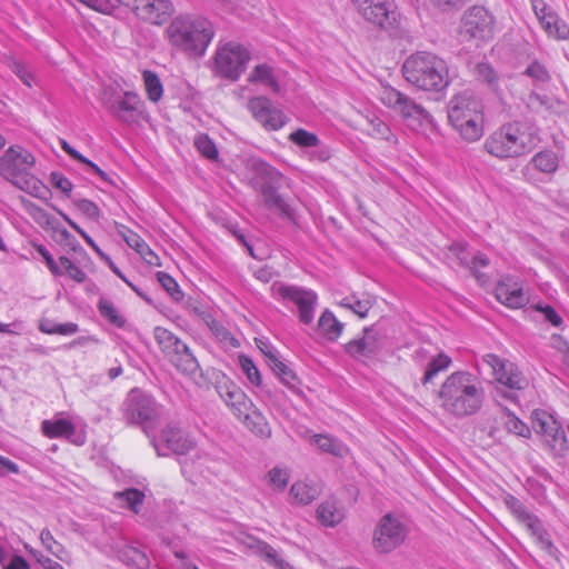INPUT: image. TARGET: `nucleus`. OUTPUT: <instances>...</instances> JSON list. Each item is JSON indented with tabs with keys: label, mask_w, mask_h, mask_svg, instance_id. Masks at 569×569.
<instances>
[{
	"label": "nucleus",
	"mask_w": 569,
	"mask_h": 569,
	"mask_svg": "<svg viewBox=\"0 0 569 569\" xmlns=\"http://www.w3.org/2000/svg\"><path fill=\"white\" fill-rule=\"evenodd\" d=\"M104 106L111 116L127 124L137 122L143 111V101L133 91L112 97L104 101Z\"/></svg>",
	"instance_id": "obj_16"
},
{
	"label": "nucleus",
	"mask_w": 569,
	"mask_h": 569,
	"mask_svg": "<svg viewBox=\"0 0 569 569\" xmlns=\"http://www.w3.org/2000/svg\"><path fill=\"white\" fill-rule=\"evenodd\" d=\"M523 74L531 78L536 83H546L550 80V74L547 68L538 61L531 62Z\"/></svg>",
	"instance_id": "obj_53"
},
{
	"label": "nucleus",
	"mask_w": 569,
	"mask_h": 569,
	"mask_svg": "<svg viewBox=\"0 0 569 569\" xmlns=\"http://www.w3.org/2000/svg\"><path fill=\"white\" fill-rule=\"evenodd\" d=\"M386 333L380 325L365 327L362 335L343 345V350L351 359L367 365L376 359L385 347Z\"/></svg>",
	"instance_id": "obj_8"
},
{
	"label": "nucleus",
	"mask_w": 569,
	"mask_h": 569,
	"mask_svg": "<svg viewBox=\"0 0 569 569\" xmlns=\"http://www.w3.org/2000/svg\"><path fill=\"white\" fill-rule=\"evenodd\" d=\"M358 11L367 22L382 30L397 28L400 20L396 2H359Z\"/></svg>",
	"instance_id": "obj_15"
},
{
	"label": "nucleus",
	"mask_w": 569,
	"mask_h": 569,
	"mask_svg": "<svg viewBox=\"0 0 569 569\" xmlns=\"http://www.w3.org/2000/svg\"><path fill=\"white\" fill-rule=\"evenodd\" d=\"M340 306L352 310L360 318L367 317L371 302L368 299L361 300L356 296L346 297L340 301Z\"/></svg>",
	"instance_id": "obj_50"
},
{
	"label": "nucleus",
	"mask_w": 569,
	"mask_h": 569,
	"mask_svg": "<svg viewBox=\"0 0 569 569\" xmlns=\"http://www.w3.org/2000/svg\"><path fill=\"white\" fill-rule=\"evenodd\" d=\"M76 208L91 220H98L100 217L99 207L89 199H78L73 201Z\"/></svg>",
	"instance_id": "obj_57"
},
{
	"label": "nucleus",
	"mask_w": 569,
	"mask_h": 569,
	"mask_svg": "<svg viewBox=\"0 0 569 569\" xmlns=\"http://www.w3.org/2000/svg\"><path fill=\"white\" fill-rule=\"evenodd\" d=\"M268 366L284 386L291 390L298 389L299 379L297 375L278 356H271Z\"/></svg>",
	"instance_id": "obj_31"
},
{
	"label": "nucleus",
	"mask_w": 569,
	"mask_h": 569,
	"mask_svg": "<svg viewBox=\"0 0 569 569\" xmlns=\"http://www.w3.org/2000/svg\"><path fill=\"white\" fill-rule=\"evenodd\" d=\"M36 164L34 156L22 146H11L0 157V176L13 181L20 174H26Z\"/></svg>",
	"instance_id": "obj_14"
},
{
	"label": "nucleus",
	"mask_w": 569,
	"mask_h": 569,
	"mask_svg": "<svg viewBox=\"0 0 569 569\" xmlns=\"http://www.w3.org/2000/svg\"><path fill=\"white\" fill-rule=\"evenodd\" d=\"M214 33L210 20L189 14L174 18L167 29L170 44L194 57L204 56Z\"/></svg>",
	"instance_id": "obj_2"
},
{
	"label": "nucleus",
	"mask_w": 569,
	"mask_h": 569,
	"mask_svg": "<svg viewBox=\"0 0 569 569\" xmlns=\"http://www.w3.org/2000/svg\"><path fill=\"white\" fill-rule=\"evenodd\" d=\"M448 120L450 124L461 122L463 119L483 113L482 101L470 90L455 94L448 103Z\"/></svg>",
	"instance_id": "obj_18"
},
{
	"label": "nucleus",
	"mask_w": 569,
	"mask_h": 569,
	"mask_svg": "<svg viewBox=\"0 0 569 569\" xmlns=\"http://www.w3.org/2000/svg\"><path fill=\"white\" fill-rule=\"evenodd\" d=\"M157 279L161 287L169 293L174 301H181L183 292L180 290L178 282L167 272L158 271Z\"/></svg>",
	"instance_id": "obj_47"
},
{
	"label": "nucleus",
	"mask_w": 569,
	"mask_h": 569,
	"mask_svg": "<svg viewBox=\"0 0 569 569\" xmlns=\"http://www.w3.org/2000/svg\"><path fill=\"white\" fill-rule=\"evenodd\" d=\"M380 101L413 130L418 131L431 122L430 113L420 103L392 87L382 88Z\"/></svg>",
	"instance_id": "obj_7"
},
{
	"label": "nucleus",
	"mask_w": 569,
	"mask_h": 569,
	"mask_svg": "<svg viewBox=\"0 0 569 569\" xmlns=\"http://www.w3.org/2000/svg\"><path fill=\"white\" fill-rule=\"evenodd\" d=\"M132 9L143 21L157 26L169 21L174 12L172 2H141V6H134Z\"/></svg>",
	"instance_id": "obj_25"
},
{
	"label": "nucleus",
	"mask_w": 569,
	"mask_h": 569,
	"mask_svg": "<svg viewBox=\"0 0 569 569\" xmlns=\"http://www.w3.org/2000/svg\"><path fill=\"white\" fill-rule=\"evenodd\" d=\"M278 293L283 300L291 301L297 306L300 322L310 325L313 321L318 300L315 291L296 286H281Z\"/></svg>",
	"instance_id": "obj_17"
},
{
	"label": "nucleus",
	"mask_w": 569,
	"mask_h": 569,
	"mask_svg": "<svg viewBox=\"0 0 569 569\" xmlns=\"http://www.w3.org/2000/svg\"><path fill=\"white\" fill-rule=\"evenodd\" d=\"M61 269L63 270V274L67 273L72 280L78 283H82L87 279L86 272L76 266L68 257L59 258Z\"/></svg>",
	"instance_id": "obj_54"
},
{
	"label": "nucleus",
	"mask_w": 569,
	"mask_h": 569,
	"mask_svg": "<svg viewBox=\"0 0 569 569\" xmlns=\"http://www.w3.org/2000/svg\"><path fill=\"white\" fill-rule=\"evenodd\" d=\"M313 441L321 451L331 453L336 457H343L347 452L346 446L337 438L326 435H316L313 437Z\"/></svg>",
	"instance_id": "obj_40"
},
{
	"label": "nucleus",
	"mask_w": 569,
	"mask_h": 569,
	"mask_svg": "<svg viewBox=\"0 0 569 569\" xmlns=\"http://www.w3.org/2000/svg\"><path fill=\"white\" fill-rule=\"evenodd\" d=\"M535 146V138L523 131L518 122L501 126L485 141V149L499 159L521 157L530 152Z\"/></svg>",
	"instance_id": "obj_4"
},
{
	"label": "nucleus",
	"mask_w": 569,
	"mask_h": 569,
	"mask_svg": "<svg viewBox=\"0 0 569 569\" xmlns=\"http://www.w3.org/2000/svg\"><path fill=\"white\" fill-rule=\"evenodd\" d=\"M405 79L425 91H441L449 84L448 68L443 59L430 52H417L402 66Z\"/></svg>",
	"instance_id": "obj_3"
},
{
	"label": "nucleus",
	"mask_w": 569,
	"mask_h": 569,
	"mask_svg": "<svg viewBox=\"0 0 569 569\" xmlns=\"http://www.w3.org/2000/svg\"><path fill=\"white\" fill-rule=\"evenodd\" d=\"M239 366L242 372L246 375L247 379L251 385L259 387L264 397H271V390L267 385L262 383L261 375L252 359L246 355H240L238 357Z\"/></svg>",
	"instance_id": "obj_32"
},
{
	"label": "nucleus",
	"mask_w": 569,
	"mask_h": 569,
	"mask_svg": "<svg viewBox=\"0 0 569 569\" xmlns=\"http://www.w3.org/2000/svg\"><path fill=\"white\" fill-rule=\"evenodd\" d=\"M532 8L542 29L557 40L569 39V26L546 2H532Z\"/></svg>",
	"instance_id": "obj_22"
},
{
	"label": "nucleus",
	"mask_w": 569,
	"mask_h": 569,
	"mask_svg": "<svg viewBox=\"0 0 569 569\" xmlns=\"http://www.w3.org/2000/svg\"><path fill=\"white\" fill-rule=\"evenodd\" d=\"M240 420L257 437L261 439H268L271 437V427L269 422L254 405L252 409H249L243 413L242 419Z\"/></svg>",
	"instance_id": "obj_28"
},
{
	"label": "nucleus",
	"mask_w": 569,
	"mask_h": 569,
	"mask_svg": "<svg viewBox=\"0 0 569 569\" xmlns=\"http://www.w3.org/2000/svg\"><path fill=\"white\" fill-rule=\"evenodd\" d=\"M170 362L177 370L187 376H194L200 370V365L189 347L177 355Z\"/></svg>",
	"instance_id": "obj_35"
},
{
	"label": "nucleus",
	"mask_w": 569,
	"mask_h": 569,
	"mask_svg": "<svg viewBox=\"0 0 569 569\" xmlns=\"http://www.w3.org/2000/svg\"><path fill=\"white\" fill-rule=\"evenodd\" d=\"M493 17L480 4L471 7L462 17L460 36L463 40L486 39L492 33Z\"/></svg>",
	"instance_id": "obj_13"
},
{
	"label": "nucleus",
	"mask_w": 569,
	"mask_h": 569,
	"mask_svg": "<svg viewBox=\"0 0 569 569\" xmlns=\"http://www.w3.org/2000/svg\"><path fill=\"white\" fill-rule=\"evenodd\" d=\"M496 298L505 306L513 309L522 308L528 297L522 287L512 277H502L495 289Z\"/></svg>",
	"instance_id": "obj_24"
},
{
	"label": "nucleus",
	"mask_w": 569,
	"mask_h": 569,
	"mask_svg": "<svg viewBox=\"0 0 569 569\" xmlns=\"http://www.w3.org/2000/svg\"><path fill=\"white\" fill-rule=\"evenodd\" d=\"M345 325L330 310H325L318 320V331L329 341H336L341 336Z\"/></svg>",
	"instance_id": "obj_29"
},
{
	"label": "nucleus",
	"mask_w": 569,
	"mask_h": 569,
	"mask_svg": "<svg viewBox=\"0 0 569 569\" xmlns=\"http://www.w3.org/2000/svg\"><path fill=\"white\" fill-rule=\"evenodd\" d=\"M249 81L251 82H262L273 92H279V83L273 76V68L267 63L258 64L253 68L250 73Z\"/></svg>",
	"instance_id": "obj_37"
},
{
	"label": "nucleus",
	"mask_w": 569,
	"mask_h": 569,
	"mask_svg": "<svg viewBox=\"0 0 569 569\" xmlns=\"http://www.w3.org/2000/svg\"><path fill=\"white\" fill-rule=\"evenodd\" d=\"M208 327L212 335L216 337V339L223 343L224 346L233 348H237L239 346V341L219 321L212 320L211 322L208 323Z\"/></svg>",
	"instance_id": "obj_46"
},
{
	"label": "nucleus",
	"mask_w": 569,
	"mask_h": 569,
	"mask_svg": "<svg viewBox=\"0 0 569 569\" xmlns=\"http://www.w3.org/2000/svg\"><path fill=\"white\" fill-rule=\"evenodd\" d=\"M482 362L491 369V375L499 385L496 389L497 395L513 402L518 399L517 391L527 388L528 379L516 363L493 353L485 355Z\"/></svg>",
	"instance_id": "obj_6"
},
{
	"label": "nucleus",
	"mask_w": 569,
	"mask_h": 569,
	"mask_svg": "<svg viewBox=\"0 0 569 569\" xmlns=\"http://www.w3.org/2000/svg\"><path fill=\"white\" fill-rule=\"evenodd\" d=\"M40 540L43 547L56 558L63 562H69V552L66 550V548L58 542L49 529H43L40 533Z\"/></svg>",
	"instance_id": "obj_42"
},
{
	"label": "nucleus",
	"mask_w": 569,
	"mask_h": 569,
	"mask_svg": "<svg viewBox=\"0 0 569 569\" xmlns=\"http://www.w3.org/2000/svg\"><path fill=\"white\" fill-rule=\"evenodd\" d=\"M407 528L392 513H386L377 523L372 536V547L379 553H389L406 539Z\"/></svg>",
	"instance_id": "obj_10"
},
{
	"label": "nucleus",
	"mask_w": 569,
	"mask_h": 569,
	"mask_svg": "<svg viewBox=\"0 0 569 569\" xmlns=\"http://www.w3.org/2000/svg\"><path fill=\"white\" fill-rule=\"evenodd\" d=\"M461 136V138L468 142L478 141L485 132V116L479 114L477 117H470L463 119L461 122L451 124Z\"/></svg>",
	"instance_id": "obj_27"
},
{
	"label": "nucleus",
	"mask_w": 569,
	"mask_h": 569,
	"mask_svg": "<svg viewBox=\"0 0 569 569\" xmlns=\"http://www.w3.org/2000/svg\"><path fill=\"white\" fill-rule=\"evenodd\" d=\"M41 430L48 438H64L76 446L86 443L87 437L83 431L77 432L76 426L69 419L56 417L51 420H43Z\"/></svg>",
	"instance_id": "obj_23"
},
{
	"label": "nucleus",
	"mask_w": 569,
	"mask_h": 569,
	"mask_svg": "<svg viewBox=\"0 0 569 569\" xmlns=\"http://www.w3.org/2000/svg\"><path fill=\"white\" fill-rule=\"evenodd\" d=\"M153 336L164 355L173 346L174 340L178 339V337L174 336L171 331L162 327H156L153 330Z\"/></svg>",
	"instance_id": "obj_55"
},
{
	"label": "nucleus",
	"mask_w": 569,
	"mask_h": 569,
	"mask_svg": "<svg viewBox=\"0 0 569 569\" xmlns=\"http://www.w3.org/2000/svg\"><path fill=\"white\" fill-rule=\"evenodd\" d=\"M451 362V358L445 352H440L436 357H432L427 365L423 377L421 378V383H430L439 372L447 370Z\"/></svg>",
	"instance_id": "obj_36"
},
{
	"label": "nucleus",
	"mask_w": 569,
	"mask_h": 569,
	"mask_svg": "<svg viewBox=\"0 0 569 569\" xmlns=\"http://www.w3.org/2000/svg\"><path fill=\"white\" fill-rule=\"evenodd\" d=\"M269 478L277 489L283 490L288 485L289 475L286 470L274 467L269 471Z\"/></svg>",
	"instance_id": "obj_63"
},
{
	"label": "nucleus",
	"mask_w": 569,
	"mask_h": 569,
	"mask_svg": "<svg viewBox=\"0 0 569 569\" xmlns=\"http://www.w3.org/2000/svg\"><path fill=\"white\" fill-rule=\"evenodd\" d=\"M530 164L542 173L551 174L559 167V158L552 150H542L532 157Z\"/></svg>",
	"instance_id": "obj_33"
},
{
	"label": "nucleus",
	"mask_w": 569,
	"mask_h": 569,
	"mask_svg": "<svg viewBox=\"0 0 569 569\" xmlns=\"http://www.w3.org/2000/svg\"><path fill=\"white\" fill-rule=\"evenodd\" d=\"M290 496L299 505H309L316 499L317 490L307 483L296 482L290 488Z\"/></svg>",
	"instance_id": "obj_44"
},
{
	"label": "nucleus",
	"mask_w": 569,
	"mask_h": 569,
	"mask_svg": "<svg viewBox=\"0 0 569 569\" xmlns=\"http://www.w3.org/2000/svg\"><path fill=\"white\" fill-rule=\"evenodd\" d=\"M86 9L97 11L102 14L118 16L119 4L114 2H81Z\"/></svg>",
	"instance_id": "obj_60"
},
{
	"label": "nucleus",
	"mask_w": 569,
	"mask_h": 569,
	"mask_svg": "<svg viewBox=\"0 0 569 569\" xmlns=\"http://www.w3.org/2000/svg\"><path fill=\"white\" fill-rule=\"evenodd\" d=\"M194 144L198 151L206 158L214 160L218 158V150L214 142L208 134H200L196 138Z\"/></svg>",
	"instance_id": "obj_52"
},
{
	"label": "nucleus",
	"mask_w": 569,
	"mask_h": 569,
	"mask_svg": "<svg viewBox=\"0 0 569 569\" xmlns=\"http://www.w3.org/2000/svg\"><path fill=\"white\" fill-rule=\"evenodd\" d=\"M124 240L127 244L134 249L147 263L151 266L159 264L158 256L149 248V246L139 234L133 231H129V233L124 236Z\"/></svg>",
	"instance_id": "obj_34"
},
{
	"label": "nucleus",
	"mask_w": 569,
	"mask_h": 569,
	"mask_svg": "<svg viewBox=\"0 0 569 569\" xmlns=\"http://www.w3.org/2000/svg\"><path fill=\"white\" fill-rule=\"evenodd\" d=\"M505 425L508 431L517 436L528 438L531 433L529 427L511 412H508Z\"/></svg>",
	"instance_id": "obj_56"
},
{
	"label": "nucleus",
	"mask_w": 569,
	"mask_h": 569,
	"mask_svg": "<svg viewBox=\"0 0 569 569\" xmlns=\"http://www.w3.org/2000/svg\"><path fill=\"white\" fill-rule=\"evenodd\" d=\"M119 558L128 566L144 569L149 566L148 557L136 547H124L119 551Z\"/></svg>",
	"instance_id": "obj_43"
},
{
	"label": "nucleus",
	"mask_w": 569,
	"mask_h": 569,
	"mask_svg": "<svg viewBox=\"0 0 569 569\" xmlns=\"http://www.w3.org/2000/svg\"><path fill=\"white\" fill-rule=\"evenodd\" d=\"M216 389L237 419H242L243 413L253 408L252 400L224 375L217 380Z\"/></svg>",
	"instance_id": "obj_19"
},
{
	"label": "nucleus",
	"mask_w": 569,
	"mask_h": 569,
	"mask_svg": "<svg viewBox=\"0 0 569 569\" xmlns=\"http://www.w3.org/2000/svg\"><path fill=\"white\" fill-rule=\"evenodd\" d=\"M142 78L148 99L152 102H158L163 94V87L159 76L151 70H144Z\"/></svg>",
	"instance_id": "obj_39"
},
{
	"label": "nucleus",
	"mask_w": 569,
	"mask_h": 569,
	"mask_svg": "<svg viewBox=\"0 0 569 569\" xmlns=\"http://www.w3.org/2000/svg\"><path fill=\"white\" fill-rule=\"evenodd\" d=\"M343 510L338 507L335 499H328L319 505L317 509L318 520L327 527H335L342 521Z\"/></svg>",
	"instance_id": "obj_30"
},
{
	"label": "nucleus",
	"mask_w": 569,
	"mask_h": 569,
	"mask_svg": "<svg viewBox=\"0 0 569 569\" xmlns=\"http://www.w3.org/2000/svg\"><path fill=\"white\" fill-rule=\"evenodd\" d=\"M536 542L540 546L541 549H543L549 556L557 558L558 549L552 543L550 539V535L547 530L540 532L538 536L535 537Z\"/></svg>",
	"instance_id": "obj_64"
},
{
	"label": "nucleus",
	"mask_w": 569,
	"mask_h": 569,
	"mask_svg": "<svg viewBox=\"0 0 569 569\" xmlns=\"http://www.w3.org/2000/svg\"><path fill=\"white\" fill-rule=\"evenodd\" d=\"M248 109L267 130H279L286 124L287 119L283 112L273 107L271 100L266 97L251 98L248 101Z\"/></svg>",
	"instance_id": "obj_20"
},
{
	"label": "nucleus",
	"mask_w": 569,
	"mask_h": 569,
	"mask_svg": "<svg viewBox=\"0 0 569 569\" xmlns=\"http://www.w3.org/2000/svg\"><path fill=\"white\" fill-rule=\"evenodd\" d=\"M503 502L508 510L516 517V519L520 522L523 519H528V516L531 513L526 506L515 496L507 495L503 498Z\"/></svg>",
	"instance_id": "obj_51"
},
{
	"label": "nucleus",
	"mask_w": 569,
	"mask_h": 569,
	"mask_svg": "<svg viewBox=\"0 0 569 569\" xmlns=\"http://www.w3.org/2000/svg\"><path fill=\"white\" fill-rule=\"evenodd\" d=\"M36 250L44 259L47 267L54 276H58V277L63 276V270L61 269V264L59 266L56 262V260L53 259V257L51 256V253L44 246H42V244L37 246Z\"/></svg>",
	"instance_id": "obj_62"
},
{
	"label": "nucleus",
	"mask_w": 569,
	"mask_h": 569,
	"mask_svg": "<svg viewBox=\"0 0 569 569\" xmlns=\"http://www.w3.org/2000/svg\"><path fill=\"white\" fill-rule=\"evenodd\" d=\"M98 310L102 318L117 328H123L126 318L119 312L116 306L108 299L101 298L98 302Z\"/></svg>",
	"instance_id": "obj_38"
},
{
	"label": "nucleus",
	"mask_w": 569,
	"mask_h": 569,
	"mask_svg": "<svg viewBox=\"0 0 569 569\" xmlns=\"http://www.w3.org/2000/svg\"><path fill=\"white\" fill-rule=\"evenodd\" d=\"M489 263L490 260L485 253L477 252L469 260V266L467 268L479 282L485 283L488 281V277L485 273L480 272V269L488 267Z\"/></svg>",
	"instance_id": "obj_49"
},
{
	"label": "nucleus",
	"mask_w": 569,
	"mask_h": 569,
	"mask_svg": "<svg viewBox=\"0 0 569 569\" xmlns=\"http://www.w3.org/2000/svg\"><path fill=\"white\" fill-rule=\"evenodd\" d=\"M256 188L260 191L266 207L276 212L280 218L296 223V210L279 192L282 174L267 163L257 166Z\"/></svg>",
	"instance_id": "obj_5"
},
{
	"label": "nucleus",
	"mask_w": 569,
	"mask_h": 569,
	"mask_svg": "<svg viewBox=\"0 0 569 569\" xmlns=\"http://www.w3.org/2000/svg\"><path fill=\"white\" fill-rule=\"evenodd\" d=\"M156 416L157 405L151 396L137 388L129 391L123 402V417L128 423L141 425Z\"/></svg>",
	"instance_id": "obj_12"
},
{
	"label": "nucleus",
	"mask_w": 569,
	"mask_h": 569,
	"mask_svg": "<svg viewBox=\"0 0 569 569\" xmlns=\"http://www.w3.org/2000/svg\"><path fill=\"white\" fill-rule=\"evenodd\" d=\"M476 76L479 81L486 83L488 88L493 91H499V81L500 78L497 71L492 68V66L488 62H479L476 66Z\"/></svg>",
	"instance_id": "obj_41"
},
{
	"label": "nucleus",
	"mask_w": 569,
	"mask_h": 569,
	"mask_svg": "<svg viewBox=\"0 0 569 569\" xmlns=\"http://www.w3.org/2000/svg\"><path fill=\"white\" fill-rule=\"evenodd\" d=\"M153 447L160 457L169 456V453L186 455L194 446V443L183 436L181 429L173 425H168L161 432L158 440L152 441Z\"/></svg>",
	"instance_id": "obj_21"
},
{
	"label": "nucleus",
	"mask_w": 569,
	"mask_h": 569,
	"mask_svg": "<svg viewBox=\"0 0 569 569\" xmlns=\"http://www.w3.org/2000/svg\"><path fill=\"white\" fill-rule=\"evenodd\" d=\"M289 140L300 148L311 149L318 144L319 138L317 134L299 128L289 134Z\"/></svg>",
	"instance_id": "obj_48"
},
{
	"label": "nucleus",
	"mask_w": 569,
	"mask_h": 569,
	"mask_svg": "<svg viewBox=\"0 0 569 569\" xmlns=\"http://www.w3.org/2000/svg\"><path fill=\"white\" fill-rule=\"evenodd\" d=\"M248 548L253 550L254 553L264 559L269 565L278 569H292V566L280 557L278 551L272 548L268 542L254 537H248Z\"/></svg>",
	"instance_id": "obj_26"
},
{
	"label": "nucleus",
	"mask_w": 569,
	"mask_h": 569,
	"mask_svg": "<svg viewBox=\"0 0 569 569\" xmlns=\"http://www.w3.org/2000/svg\"><path fill=\"white\" fill-rule=\"evenodd\" d=\"M371 126V134L376 138H380L383 140H390L392 137L391 130L389 126L382 121L380 118L375 117L370 120Z\"/></svg>",
	"instance_id": "obj_61"
},
{
	"label": "nucleus",
	"mask_w": 569,
	"mask_h": 569,
	"mask_svg": "<svg viewBox=\"0 0 569 569\" xmlns=\"http://www.w3.org/2000/svg\"><path fill=\"white\" fill-rule=\"evenodd\" d=\"M51 184L59 189L66 197L70 198L73 184L72 182L63 176L61 172L53 171L50 174Z\"/></svg>",
	"instance_id": "obj_58"
},
{
	"label": "nucleus",
	"mask_w": 569,
	"mask_h": 569,
	"mask_svg": "<svg viewBox=\"0 0 569 569\" xmlns=\"http://www.w3.org/2000/svg\"><path fill=\"white\" fill-rule=\"evenodd\" d=\"M437 398L440 408L445 412L462 419L481 410L486 392L480 380L473 373L459 370L445 379L438 390Z\"/></svg>",
	"instance_id": "obj_1"
},
{
	"label": "nucleus",
	"mask_w": 569,
	"mask_h": 569,
	"mask_svg": "<svg viewBox=\"0 0 569 569\" xmlns=\"http://www.w3.org/2000/svg\"><path fill=\"white\" fill-rule=\"evenodd\" d=\"M249 60L250 53L244 47L229 42L216 53V71L220 77L236 81L246 70Z\"/></svg>",
	"instance_id": "obj_9"
},
{
	"label": "nucleus",
	"mask_w": 569,
	"mask_h": 569,
	"mask_svg": "<svg viewBox=\"0 0 569 569\" xmlns=\"http://www.w3.org/2000/svg\"><path fill=\"white\" fill-rule=\"evenodd\" d=\"M531 423L533 430L543 437L546 445L555 456H562L567 451L566 432L553 416L545 410L536 409L532 412Z\"/></svg>",
	"instance_id": "obj_11"
},
{
	"label": "nucleus",
	"mask_w": 569,
	"mask_h": 569,
	"mask_svg": "<svg viewBox=\"0 0 569 569\" xmlns=\"http://www.w3.org/2000/svg\"><path fill=\"white\" fill-rule=\"evenodd\" d=\"M116 498L126 501L128 508L138 513L140 506L143 503L144 493L137 488H129L121 492H116Z\"/></svg>",
	"instance_id": "obj_45"
},
{
	"label": "nucleus",
	"mask_w": 569,
	"mask_h": 569,
	"mask_svg": "<svg viewBox=\"0 0 569 569\" xmlns=\"http://www.w3.org/2000/svg\"><path fill=\"white\" fill-rule=\"evenodd\" d=\"M332 156V150L329 146L322 143L320 140L317 146H313L311 150L308 152V158L310 161L326 162Z\"/></svg>",
	"instance_id": "obj_59"
}]
</instances>
